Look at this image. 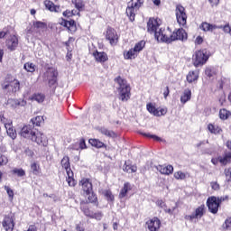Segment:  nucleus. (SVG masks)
Returning <instances> with one entry per match:
<instances>
[{"instance_id":"nucleus-55","label":"nucleus","mask_w":231,"mask_h":231,"mask_svg":"<svg viewBox=\"0 0 231 231\" xmlns=\"http://www.w3.org/2000/svg\"><path fill=\"white\" fill-rule=\"evenodd\" d=\"M8 163V158L5 155H0V167Z\"/></svg>"},{"instance_id":"nucleus-2","label":"nucleus","mask_w":231,"mask_h":231,"mask_svg":"<svg viewBox=\"0 0 231 231\" xmlns=\"http://www.w3.org/2000/svg\"><path fill=\"white\" fill-rule=\"evenodd\" d=\"M20 135L23 138H27L28 140H32V142H35L38 145H43V147L48 145V137L38 130H33L32 125H24L21 129Z\"/></svg>"},{"instance_id":"nucleus-54","label":"nucleus","mask_w":231,"mask_h":231,"mask_svg":"<svg viewBox=\"0 0 231 231\" xmlns=\"http://www.w3.org/2000/svg\"><path fill=\"white\" fill-rule=\"evenodd\" d=\"M210 28H211L210 23H202V24H201V29H202L204 32H210Z\"/></svg>"},{"instance_id":"nucleus-62","label":"nucleus","mask_w":231,"mask_h":231,"mask_svg":"<svg viewBox=\"0 0 231 231\" xmlns=\"http://www.w3.org/2000/svg\"><path fill=\"white\" fill-rule=\"evenodd\" d=\"M64 17H71V11L66 10L63 12Z\"/></svg>"},{"instance_id":"nucleus-21","label":"nucleus","mask_w":231,"mask_h":231,"mask_svg":"<svg viewBox=\"0 0 231 231\" xmlns=\"http://www.w3.org/2000/svg\"><path fill=\"white\" fill-rule=\"evenodd\" d=\"M157 171H159L161 174H165L166 176H169V174H172V172H174V167H172V165H168V166L159 165L157 167Z\"/></svg>"},{"instance_id":"nucleus-42","label":"nucleus","mask_w":231,"mask_h":231,"mask_svg":"<svg viewBox=\"0 0 231 231\" xmlns=\"http://www.w3.org/2000/svg\"><path fill=\"white\" fill-rule=\"evenodd\" d=\"M23 68L25 70H27L29 73H33L35 71V65L32 62H27L23 65Z\"/></svg>"},{"instance_id":"nucleus-35","label":"nucleus","mask_w":231,"mask_h":231,"mask_svg":"<svg viewBox=\"0 0 231 231\" xmlns=\"http://www.w3.org/2000/svg\"><path fill=\"white\" fill-rule=\"evenodd\" d=\"M99 132L101 133V134H104L105 136H108L109 138H115V136H116L115 132L111 130H107V128H105V127L100 128Z\"/></svg>"},{"instance_id":"nucleus-51","label":"nucleus","mask_w":231,"mask_h":231,"mask_svg":"<svg viewBox=\"0 0 231 231\" xmlns=\"http://www.w3.org/2000/svg\"><path fill=\"white\" fill-rule=\"evenodd\" d=\"M223 228H225V230L231 228V217L226 219L225 224L223 225Z\"/></svg>"},{"instance_id":"nucleus-46","label":"nucleus","mask_w":231,"mask_h":231,"mask_svg":"<svg viewBox=\"0 0 231 231\" xmlns=\"http://www.w3.org/2000/svg\"><path fill=\"white\" fill-rule=\"evenodd\" d=\"M174 178L176 180H185L187 178V174L182 171H177L174 173Z\"/></svg>"},{"instance_id":"nucleus-6","label":"nucleus","mask_w":231,"mask_h":231,"mask_svg":"<svg viewBox=\"0 0 231 231\" xmlns=\"http://www.w3.org/2000/svg\"><path fill=\"white\" fill-rule=\"evenodd\" d=\"M61 167L65 169L67 172V181L69 187H75L77 183L75 182V179L73 178V171H71V166L69 164V157L64 156L61 160Z\"/></svg>"},{"instance_id":"nucleus-19","label":"nucleus","mask_w":231,"mask_h":231,"mask_svg":"<svg viewBox=\"0 0 231 231\" xmlns=\"http://www.w3.org/2000/svg\"><path fill=\"white\" fill-rule=\"evenodd\" d=\"M123 171L128 174H133V172H136L138 171V167L136 164H131L129 162H125L123 166Z\"/></svg>"},{"instance_id":"nucleus-13","label":"nucleus","mask_w":231,"mask_h":231,"mask_svg":"<svg viewBox=\"0 0 231 231\" xmlns=\"http://www.w3.org/2000/svg\"><path fill=\"white\" fill-rule=\"evenodd\" d=\"M5 46L9 51H15L19 46V39L15 35H11L5 41Z\"/></svg>"},{"instance_id":"nucleus-47","label":"nucleus","mask_w":231,"mask_h":231,"mask_svg":"<svg viewBox=\"0 0 231 231\" xmlns=\"http://www.w3.org/2000/svg\"><path fill=\"white\" fill-rule=\"evenodd\" d=\"M205 73L207 77H209L210 79L216 75V69H214V68H208L206 69Z\"/></svg>"},{"instance_id":"nucleus-59","label":"nucleus","mask_w":231,"mask_h":231,"mask_svg":"<svg viewBox=\"0 0 231 231\" xmlns=\"http://www.w3.org/2000/svg\"><path fill=\"white\" fill-rule=\"evenodd\" d=\"M211 188L213 190H219V185L217 182H211Z\"/></svg>"},{"instance_id":"nucleus-29","label":"nucleus","mask_w":231,"mask_h":231,"mask_svg":"<svg viewBox=\"0 0 231 231\" xmlns=\"http://www.w3.org/2000/svg\"><path fill=\"white\" fill-rule=\"evenodd\" d=\"M208 129L209 133H211V134H221V133H223V130L221 129V127L213 124H209L208 125Z\"/></svg>"},{"instance_id":"nucleus-45","label":"nucleus","mask_w":231,"mask_h":231,"mask_svg":"<svg viewBox=\"0 0 231 231\" xmlns=\"http://www.w3.org/2000/svg\"><path fill=\"white\" fill-rule=\"evenodd\" d=\"M143 136H145L146 138H152L155 142H162V138L158 137V135L151 134H145V133H141Z\"/></svg>"},{"instance_id":"nucleus-9","label":"nucleus","mask_w":231,"mask_h":231,"mask_svg":"<svg viewBox=\"0 0 231 231\" xmlns=\"http://www.w3.org/2000/svg\"><path fill=\"white\" fill-rule=\"evenodd\" d=\"M177 23L180 26H185L187 24V12L185 7L181 5H177L175 9Z\"/></svg>"},{"instance_id":"nucleus-37","label":"nucleus","mask_w":231,"mask_h":231,"mask_svg":"<svg viewBox=\"0 0 231 231\" xmlns=\"http://www.w3.org/2000/svg\"><path fill=\"white\" fill-rule=\"evenodd\" d=\"M230 116H231L230 111H228V110H226L225 108L220 109V111H219V118L221 120H227V118H230Z\"/></svg>"},{"instance_id":"nucleus-60","label":"nucleus","mask_w":231,"mask_h":231,"mask_svg":"<svg viewBox=\"0 0 231 231\" xmlns=\"http://www.w3.org/2000/svg\"><path fill=\"white\" fill-rule=\"evenodd\" d=\"M211 6H217L219 5V0H209Z\"/></svg>"},{"instance_id":"nucleus-40","label":"nucleus","mask_w":231,"mask_h":231,"mask_svg":"<svg viewBox=\"0 0 231 231\" xmlns=\"http://www.w3.org/2000/svg\"><path fill=\"white\" fill-rule=\"evenodd\" d=\"M13 174H16V176H18L19 178H23L24 176H26V171H24V170H23V168H14L13 170Z\"/></svg>"},{"instance_id":"nucleus-30","label":"nucleus","mask_w":231,"mask_h":231,"mask_svg":"<svg viewBox=\"0 0 231 231\" xmlns=\"http://www.w3.org/2000/svg\"><path fill=\"white\" fill-rule=\"evenodd\" d=\"M131 183L129 182H125L124 184L123 189H121L120 193H119V198L120 199L125 198V196H127V192H129V190H131Z\"/></svg>"},{"instance_id":"nucleus-27","label":"nucleus","mask_w":231,"mask_h":231,"mask_svg":"<svg viewBox=\"0 0 231 231\" xmlns=\"http://www.w3.org/2000/svg\"><path fill=\"white\" fill-rule=\"evenodd\" d=\"M218 161L221 165H227L231 162V152H226L223 156H218Z\"/></svg>"},{"instance_id":"nucleus-5","label":"nucleus","mask_w":231,"mask_h":231,"mask_svg":"<svg viewBox=\"0 0 231 231\" xmlns=\"http://www.w3.org/2000/svg\"><path fill=\"white\" fill-rule=\"evenodd\" d=\"M142 5H143V0H131L128 3L126 8V15L129 17L130 21H134V17H136V12L140 10Z\"/></svg>"},{"instance_id":"nucleus-38","label":"nucleus","mask_w":231,"mask_h":231,"mask_svg":"<svg viewBox=\"0 0 231 231\" xmlns=\"http://www.w3.org/2000/svg\"><path fill=\"white\" fill-rule=\"evenodd\" d=\"M44 98H46V97L44 96V94L42 93H36L32 96V100H35L36 102H38L39 104H42V102H44Z\"/></svg>"},{"instance_id":"nucleus-18","label":"nucleus","mask_w":231,"mask_h":231,"mask_svg":"<svg viewBox=\"0 0 231 231\" xmlns=\"http://www.w3.org/2000/svg\"><path fill=\"white\" fill-rule=\"evenodd\" d=\"M7 104L11 107H13V109H15L16 107H19V106H21L22 107L26 106V100L10 98L7 100Z\"/></svg>"},{"instance_id":"nucleus-61","label":"nucleus","mask_w":231,"mask_h":231,"mask_svg":"<svg viewBox=\"0 0 231 231\" xmlns=\"http://www.w3.org/2000/svg\"><path fill=\"white\" fill-rule=\"evenodd\" d=\"M196 44H201L203 42V38L201 36H198L195 40Z\"/></svg>"},{"instance_id":"nucleus-33","label":"nucleus","mask_w":231,"mask_h":231,"mask_svg":"<svg viewBox=\"0 0 231 231\" xmlns=\"http://www.w3.org/2000/svg\"><path fill=\"white\" fill-rule=\"evenodd\" d=\"M83 196L88 198L87 203H97V195L95 192H93V190L90 191V193H84Z\"/></svg>"},{"instance_id":"nucleus-7","label":"nucleus","mask_w":231,"mask_h":231,"mask_svg":"<svg viewBox=\"0 0 231 231\" xmlns=\"http://www.w3.org/2000/svg\"><path fill=\"white\" fill-rule=\"evenodd\" d=\"M225 199H228V197H225V198H216V197H211L208 198L207 200V205H208V208L209 210V212H211V214H217V210L219 208V204L223 203V201H225Z\"/></svg>"},{"instance_id":"nucleus-32","label":"nucleus","mask_w":231,"mask_h":231,"mask_svg":"<svg viewBox=\"0 0 231 231\" xmlns=\"http://www.w3.org/2000/svg\"><path fill=\"white\" fill-rule=\"evenodd\" d=\"M72 5H74L79 12H84V8L86 7L83 0H72Z\"/></svg>"},{"instance_id":"nucleus-1","label":"nucleus","mask_w":231,"mask_h":231,"mask_svg":"<svg viewBox=\"0 0 231 231\" xmlns=\"http://www.w3.org/2000/svg\"><path fill=\"white\" fill-rule=\"evenodd\" d=\"M147 31L149 33H154L155 39L158 42H167L171 44L173 41H187V32L178 29L172 34L168 35L165 29L160 28V20L150 18L147 23Z\"/></svg>"},{"instance_id":"nucleus-22","label":"nucleus","mask_w":231,"mask_h":231,"mask_svg":"<svg viewBox=\"0 0 231 231\" xmlns=\"http://www.w3.org/2000/svg\"><path fill=\"white\" fill-rule=\"evenodd\" d=\"M44 5L47 10H50V12H60V6L55 5V4L50 0H45Z\"/></svg>"},{"instance_id":"nucleus-56","label":"nucleus","mask_w":231,"mask_h":231,"mask_svg":"<svg viewBox=\"0 0 231 231\" xmlns=\"http://www.w3.org/2000/svg\"><path fill=\"white\" fill-rule=\"evenodd\" d=\"M87 145H86V140L84 139H80L79 141V148L80 149H87Z\"/></svg>"},{"instance_id":"nucleus-31","label":"nucleus","mask_w":231,"mask_h":231,"mask_svg":"<svg viewBox=\"0 0 231 231\" xmlns=\"http://www.w3.org/2000/svg\"><path fill=\"white\" fill-rule=\"evenodd\" d=\"M88 143H90L92 147H96L97 149H102V147H106V143L98 139H89Z\"/></svg>"},{"instance_id":"nucleus-41","label":"nucleus","mask_w":231,"mask_h":231,"mask_svg":"<svg viewBox=\"0 0 231 231\" xmlns=\"http://www.w3.org/2000/svg\"><path fill=\"white\" fill-rule=\"evenodd\" d=\"M66 28H68V30H69V32H76L77 25L75 24V21L74 20L67 21Z\"/></svg>"},{"instance_id":"nucleus-8","label":"nucleus","mask_w":231,"mask_h":231,"mask_svg":"<svg viewBox=\"0 0 231 231\" xmlns=\"http://www.w3.org/2000/svg\"><path fill=\"white\" fill-rule=\"evenodd\" d=\"M193 66L195 68H198L199 66H203L207 60H208V55H207V51L202 50V51H198L195 52L193 55Z\"/></svg>"},{"instance_id":"nucleus-23","label":"nucleus","mask_w":231,"mask_h":231,"mask_svg":"<svg viewBox=\"0 0 231 231\" xmlns=\"http://www.w3.org/2000/svg\"><path fill=\"white\" fill-rule=\"evenodd\" d=\"M198 79H199V71L198 70H195V71L191 70L187 75V81L189 84H192V82H196Z\"/></svg>"},{"instance_id":"nucleus-58","label":"nucleus","mask_w":231,"mask_h":231,"mask_svg":"<svg viewBox=\"0 0 231 231\" xmlns=\"http://www.w3.org/2000/svg\"><path fill=\"white\" fill-rule=\"evenodd\" d=\"M59 23L61 25V26H64L65 28L68 26V20H65L64 18H61L59 22Z\"/></svg>"},{"instance_id":"nucleus-63","label":"nucleus","mask_w":231,"mask_h":231,"mask_svg":"<svg viewBox=\"0 0 231 231\" xmlns=\"http://www.w3.org/2000/svg\"><path fill=\"white\" fill-rule=\"evenodd\" d=\"M8 32L6 31H1L0 32V39H5V37H6Z\"/></svg>"},{"instance_id":"nucleus-24","label":"nucleus","mask_w":231,"mask_h":231,"mask_svg":"<svg viewBox=\"0 0 231 231\" xmlns=\"http://www.w3.org/2000/svg\"><path fill=\"white\" fill-rule=\"evenodd\" d=\"M190 98H192V92L190 89L187 88L183 91V94L180 97V102L181 104H187Z\"/></svg>"},{"instance_id":"nucleus-43","label":"nucleus","mask_w":231,"mask_h":231,"mask_svg":"<svg viewBox=\"0 0 231 231\" xmlns=\"http://www.w3.org/2000/svg\"><path fill=\"white\" fill-rule=\"evenodd\" d=\"M176 210H178V204L175 203L174 207L171 208H164V212L166 214H169L170 216H174L176 215Z\"/></svg>"},{"instance_id":"nucleus-14","label":"nucleus","mask_w":231,"mask_h":231,"mask_svg":"<svg viewBox=\"0 0 231 231\" xmlns=\"http://www.w3.org/2000/svg\"><path fill=\"white\" fill-rule=\"evenodd\" d=\"M106 39L109 41L110 44L113 46L118 42V34L115 29L108 27L106 32Z\"/></svg>"},{"instance_id":"nucleus-49","label":"nucleus","mask_w":231,"mask_h":231,"mask_svg":"<svg viewBox=\"0 0 231 231\" xmlns=\"http://www.w3.org/2000/svg\"><path fill=\"white\" fill-rule=\"evenodd\" d=\"M104 217V214L102 212L93 213L91 219H97V221H100Z\"/></svg>"},{"instance_id":"nucleus-57","label":"nucleus","mask_w":231,"mask_h":231,"mask_svg":"<svg viewBox=\"0 0 231 231\" xmlns=\"http://www.w3.org/2000/svg\"><path fill=\"white\" fill-rule=\"evenodd\" d=\"M210 31L212 32L213 30H221V29H223L225 26H223V25H219V26H217V25H215V24H210Z\"/></svg>"},{"instance_id":"nucleus-17","label":"nucleus","mask_w":231,"mask_h":231,"mask_svg":"<svg viewBox=\"0 0 231 231\" xmlns=\"http://www.w3.org/2000/svg\"><path fill=\"white\" fill-rule=\"evenodd\" d=\"M79 185L82 187L83 194H90L93 190V183L89 179H82Z\"/></svg>"},{"instance_id":"nucleus-52","label":"nucleus","mask_w":231,"mask_h":231,"mask_svg":"<svg viewBox=\"0 0 231 231\" xmlns=\"http://www.w3.org/2000/svg\"><path fill=\"white\" fill-rule=\"evenodd\" d=\"M2 124H4L5 127H6V125H12L14 124V122L12 121V119H8L6 117H4L2 119V121H0Z\"/></svg>"},{"instance_id":"nucleus-39","label":"nucleus","mask_w":231,"mask_h":231,"mask_svg":"<svg viewBox=\"0 0 231 231\" xmlns=\"http://www.w3.org/2000/svg\"><path fill=\"white\" fill-rule=\"evenodd\" d=\"M80 208L83 212V214H85V216H87V217H93V211L89 210V208H88V206H80Z\"/></svg>"},{"instance_id":"nucleus-48","label":"nucleus","mask_w":231,"mask_h":231,"mask_svg":"<svg viewBox=\"0 0 231 231\" xmlns=\"http://www.w3.org/2000/svg\"><path fill=\"white\" fill-rule=\"evenodd\" d=\"M105 197L106 198L107 201H115V196H113L111 190L105 191Z\"/></svg>"},{"instance_id":"nucleus-12","label":"nucleus","mask_w":231,"mask_h":231,"mask_svg":"<svg viewBox=\"0 0 231 231\" xmlns=\"http://www.w3.org/2000/svg\"><path fill=\"white\" fill-rule=\"evenodd\" d=\"M206 208L205 205H200L199 208L195 209V211L191 215H186L185 219L188 221H194V219H201L203 216H205Z\"/></svg>"},{"instance_id":"nucleus-44","label":"nucleus","mask_w":231,"mask_h":231,"mask_svg":"<svg viewBox=\"0 0 231 231\" xmlns=\"http://www.w3.org/2000/svg\"><path fill=\"white\" fill-rule=\"evenodd\" d=\"M43 118L41 116H38L31 120L32 125H36L39 127L41 125V123L42 122Z\"/></svg>"},{"instance_id":"nucleus-25","label":"nucleus","mask_w":231,"mask_h":231,"mask_svg":"<svg viewBox=\"0 0 231 231\" xmlns=\"http://www.w3.org/2000/svg\"><path fill=\"white\" fill-rule=\"evenodd\" d=\"M138 57V54L136 53V51H134V48L130 49L129 51H124V58L126 60H131L133 59H135Z\"/></svg>"},{"instance_id":"nucleus-64","label":"nucleus","mask_w":231,"mask_h":231,"mask_svg":"<svg viewBox=\"0 0 231 231\" xmlns=\"http://www.w3.org/2000/svg\"><path fill=\"white\" fill-rule=\"evenodd\" d=\"M170 92L171 91L169 90V87H166V89L163 92L164 98H167V97H169Z\"/></svg>"},{"instance_id":"nucleus-4","label":"nucleus","mask_w":231,"mask_h":231,"mask_svg":"<svg viewBox=\"0 0 231 231\" xmlns=\"http://www.w3.org/2000/svg\"><path fill=\"white\" fill-rule=\"evenodd\" d=\"M2 89L9 91V93H17L21 89V82L19 79H12V76L8 75L1 84Z\"/></svg>"},{"instance_id":"nucleus-20","label":"nucleus","mask_w":231,"mask_h":231,"mask_svg":"<svg viewBox=\"0 0 231 231\" xmlns=\"http://www.w3.org/2000/svg\"><path fill=\"white\" fill-rule=\"evenodd\" d=\"M5 128L7 136H9V138H11V140H15V138H17V130H15V128H14V124L6 125V126Z\"/></svg>"},{"instance_id":"nucleus-11","label":"nucleus","mask_w":231,"mask_h":231,"mask_svg":"<svg viewBox=\"0 0 231 231\" xmlns=\"http://www.w3.org/2000/svg\"><path fill=\"white\" fill-rule=\"evenodd\" d=\"M2 226L5 231H14V228L15 226V215H14V213L6 215L4 217Z\"/></svg>"},{"instance_id":"nucleus-15","label":"nucleus","mask_w":231,"mask_h":231,"mask_svg":"<svg viewBox=\"0 0 231 231\" xmlns=\"http://www.w3.org/2000/svg\"><path fill=\"white\" fill-rule=\"evenodd\" d=\"M146 226L150 231H158L162 226V221L158 217H152L146 222Z\"/></svg>"},{"instance_id":"nucleus-28","label":"nucleus","mask_w":231,"mask_h":231,"mask_svg":"<svg viewBox=\"0 0 231 231\" xmlns=\"http://www.w3.org/2000/svg\"><path fill=\"white\" fill-rule=\"evenodd\" d=\"M33 26H34L35 32L40 33V35H42V32H44V30H46V28H47L46 23H42V22H35Z\"/></svg>"},{"instance_id":"nucleus-3","label":"nucleus","mask_w":231,"mask_h":231,"mask_svg":"<svg viewBox=\"0 0 231 231\" xmlns=\"http://www.w3.org/2000/svg\"><path fill=\"white\" fill-rule=\"evenodd\" d=\"M115 82L117 84L116 89L119 95V100L121 102H127L131 98V86L122 77L116 78Z\"/></svg>"},{"instance_id":"nucleus-36","label":"nucleus","mask_w":231,"mask_h":231,"mask_svg":"<svg viewBox=\"0 0 231 231\" xmlns=\"http://www.w3.org/2000/svg\"><path fill=\"white\" fill-rule=\"evenodd\" d=\"M143 48H145V41H141L139 42H137L134 48V51H135V53L138 55V53H140V51H142V50H143Z\"/></svg>"},{"instance_id":"nucleus-10","label":"nucleus","mask_w":231,"mask_h":231,"mask_svg":"<svg viewBox=\"0 0 231 231\" xmlns=\"http://www.w3.org/2000/svg\"><path fill=\"white\" fill-rule=\"evenodd\" d=\"M57 77H59V72L55 69H48L43 74V79L48 80L50 88L57 84Z\"/></svg>"},{"instance_id":"nucleus-53","label":"nucleus","mask_w":231,"mask_h":231,"mask_svg":"<svg viewBox=\"0 0 231 231\" xmlns=\"http://www.w3.org/2000/svg\"><path fill=\"white\" fill-rule=\"evenodd\" d=\"M5 190H6L10 199H14V190L12 189H10V187L8 186H5Z\"/></svg>"},{"instance_id":"nucleus-16","label":"nucleus","mask_w":231,"mask_h":231,"mask_svg":"<svg viewBox=\"0 0 231 231\" xmlns=\"http://www.w3.org/2000/svg\"><path fill=\"white\" fill-rule=\"evenodd\" d=\"M147 111L151 113V115H153V116H163V115H167V109L165 108H161L158 110L155 106L152 104H148L146 106Z\"/></svg>"},{"instance_id":"nucleus-34","label":"nucleus","mask_w":231,"mask_h":231,"mask_svg":"<svg viewBox=\"0 0 231 231\" xmlns=\"http://www.w3.org/2000/svg\"><path fill=\"white\" fill-rule=\"evenodd\" d=\"M31 171L34 176H39L41 174V166L37 162H32L31 164Z\"/></svg>"},{"instance_id":"nucleus-26","label":"nucleus","mask_w":231,"mask_h":231,"mask_svg":"<svg viewBox=\"0 0 231 231\" xmlns=\"http://www.w3.org/2000/svg\"><path fill=\"white\" fill-rule=\"evenodd\" d=\"M93 56L97 62H106L107 60V54L106 52H98V51H97L93 53Z\"/></svg>"},{"instance_id":"nucleus-50","label":"nucleus","mask_w":231,"mask_h":231,"mask_svg":"<svg viewBox=\"0 0 231 231\" xmlns=\"http://www.w3.org/2000/svg\"><path fill=\"white\" fill-rule=\"evenodd\" d=\"M156 205L157 207H160V208H163V210L167 208V204H165V201H163L162 199H158L156 201Z\"/></svg>"}]
</instances>
